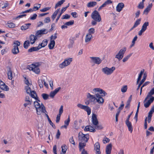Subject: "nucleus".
Wrapping results in <instances>:
<instances>
[{"label": "nucleus", "instance_id": "26", "mask_svg": "<svg viewBox=\"0 0 154 154\" xmlns=\"http://www.w3.org/2000/svg\"><path fill=\"white\" fill-rule=\"evenodd\" d=\"M12 71L10 67H9L8 70L7 75L8 79L10 80H12L13 78Z\"/></svg>", "mask_w": 154, "mask_h": 154}, {"label": "nucleus", "instance_id": "14", "mask_svg": "<svg viewBox=\"0 0 154 154\" xmlns=\"http://www.w3.org/2000/svg\"><path fill=\"white\" fill-rule=\"evenodd\" d=\"M46 30L45 29H43L40 30H38L35 33V36L37 37H40L39 35L42 34H46L48 33Z\"/></svg>", "mask_w": 154, "mask_h": 154}, {"label": "nucleus", "instance_id": "45", "mask_svg": "<svg viewBox=\"0 0 154 154\" xmlns=\"http://www.w3.org/2000/svg\"><path fill=\"white\" fill-rule=\"evenodd\" d=\"M127 89V85H124L122 86L121 89V91L123 93L126 92Z\"/></svg>", "mask_w": 154, "mask_h": 154}, {"label": "nucleus", "instance_id": "49", "mask_svg": "<svg viewBox=\"0 0 154 154\" xmlns=\"http://www.w3.org/2000/svg\"><path fill=\"white\" fill-rule=\"evenodd\" d=\"M74 24V20H71L66 22L65 25L67 26H70L73 25Z\"/></svg>", "mask_w": 154, "mask_h": 154}, {"label": "nucleus", "instance_id": "22", "mask_svg": "<svg viewBox=\"0 0 154 154\" xmlns=\"http://www.w3.org/2000/svg\"><path fill=\"white\" fill-rule=\"evenodd\" d=\"M87 97L88 98L90 99L91 101L92 102H94L96 99V96L95 94L93 95L89 93H88L87 94Z\"/></svg>", "mask_w": 154, "mask_h": 154}, {"label": "nucleus", "instance_id": "21", "mask_svg": "<svg viewBox=\"0 0 154 154\" xmlns=\"http://www.w3.org/2000/svg\"><path fill=\"white\" fill-rule=\"evenodd\" d=\"M124 7V5L123 3H119L116 7V11L119 12L121 11Z\"/></svg>", "mask_w": 154, "mask_h": 154}, {"label": "nucleus", "instance_id": "57", "mask_svg": "<svg viewBox=\"0 0 154 154\" xmlns=\"http://www.w3.org/2000/svg\"><path fill=\"white\" fill-rule=\"evenodd\" d=\"M70 17V16L68 14H66L65 15L63 16V17L62 18V19H69Z\"/></svg>", "mask_w": 154, "mask_h": 154}, {"label": "nucleus", "instance_id": "28", "mask_svg": "<svg viewBox=\"0 0 154 154\" xmlns=\"http://www.w3.org/2000/svg\"><path fill=\"white\" fill-rule=\"evenodd\" d=\"M31 25V23H30L25 24L21 26V29L22 30H26V29L29 28L30 26Z\"/></svg>", "mask_w": 154, "mask_h": 154}, {"label": "nucleus", "instance_id": "3", "mask_svg": "<svg viewBox=\"0 0 154 154\" xmlns=\"http://www.w3.org/2000/svg\"><path fill=\"white\" fill-rule=\"evenodd\" d=\"M79 140L82 142L87 143L89 139L88 134H85L82 132H80L79 134Z\"/></svg>", "mask_w": 154, "mask_h": 154}, {"label": "nucleus", "instance_id": "64", "mask_svg": "<svg viewBox=\"0 0 154 154\" xmlns=\"http://www.w3.org/2000/svg\"><path fill=\"white\" fill-rule=\"evenodd\" d=\"M44 22L45 23H48L50 22L51 20L50 19V18L49 17H47L45 18V19L44 20Z\"/></svg>", "mask_w": 154, "mask_h": 154}, {"label": "nucleus", "instance_id": "41", "mask_svg": "<svg viewBox=\"0 0 154 154\" xmlns=\"http://www.w3.org/2000/svg\"><path fill=\"white\" fill-rule=\"evenodd\" d=\"M154 112V104L152 106L150 110L149 111L148 113V116H152V114Z\"/></svg>", "mask_w": 154, "mask_h": 154}, {"label": "nucleus", "instance_id": "42", "mask_svg": "<svg viewBox=\"0 0 154 154\" xmlns=\"http://www.w3.org/2000/svg\"><path fill=\"white\" fill-rule=\"evenodd\" d=\"M132 53L129 54V55L125 57L122 60V61L123 62H125L129 58V57L131 56Z\"/></svg>", "mask_w": 154, "mask_h": 154}, {"label": "nucleus", "instance_id": "44", "mask_svg": "<svg viewBox=\"0 0 154 154\" xmlns=\"http://www.w3.org/2000/svg\"><path fill=\"white\" fill-rule=\"evenodd\" d=\"M144 32V23L143 24L141 29L139 32L138 35L140 36Z\"/></svg>", "mask_w": 154, "mask_h": 154}, {"label": "nucleus", "instance_id": "54", "mask_svg": "<svg viewBox=\"0 0 154 154\" xmlns=\"http://www.w3.org/2000/svg\"><path fill=\"white\" fill-rule=\"evenodd\" d=\"M63 106L62 105H61L59 109V113L58 114H60V115H61L63 112Z\"/></svg>", "mask_w": 154, "mask_h": 154}, {"label": "nucleus", "instance_id": "46", "mask_svg": "<svg viewBox=\"0 0 154 154\" xmlns=\"http://www.w3.org/2000/svg\"><path fill=\"white\" fill-rule=\"evenodd\" d=\"M94 127L95 129H102L103 128V127L101 125H99L97 124V125H94Z\"/></svg>", "mask_w": 154, "mask_h": 154}, {"label": "nucleus", "instance_id": "62", "mask_svg": "<svg viewBox=\"0 0 154 154\" xmlns=\"http://www.w3.org/2000/svg\"><path fill=\"white\" fill-rule=\"evenodd\" d=\"M37 17V15L36 14H34L32 17H31L30 18V19L31 20H34L36 19Z\"/></svg>", "mask_w": 154, "mask_h": 154}, {"label": "nucleus", "instance_id": "20", "mask_svg": "<svg viewBox=\"0 0 154 154\" xmlns=\"http://www.w3.org/2000/svg\"><path fill=\"white\" fill-rule=\"evenodd\" d=\"M125 123L128 127L129 131L131 133H132L133 131V128L131 122H129V121L126 120Z\"/></svg>", "mask_w": 154, "mask_h": 154}, {"label": "nucleus", "instance_id": "6", "mask_svg": "<svg viewBox=\"0 0 154 154\" xmlns=\"http://www.w3.org/2000/svg\"><path fill=\"white\" fill-rule=\"evenodd\" d=\"M115 69V67H112L111 68H109L107 67H106L102 69V71L103 73L107 75H111L113 72L114 71Z\"/></svg>", "mask_w": 154, "mask_h": 154}, {"label": "nucleus", "instance_id": "38", "mask_svg": "<svg viewBox=\"0 0 154 154\" xmlns=\"http://www.w3.org/2000/svg\"><path fill=\"white\" fill-rule=\"evenodd\" d=\"M30 42L29 41L27 40L25 41L23 44V47L27 49L29 45Z\"/></svg>", "mask_w": 154, "mask_h": 154}, {"label": "nucleus", "instance_id": "19", "mask_svg": "<svg viewBox=\"0 0 154 154\" xmlns=\"http://www.w3.org/2000/svg\"><path fill=\"white\" fill-rule=\"evenodd\" d=\"M154 100V97H152L151 98H150L149 100L147 102L145 103V107L148 108V107L152 103Z\"/></svg>", "mask_w": 154, "mask_h": 154}, {"label": "nucleus", "instance_id": "56", "mask_svg": "<svg viewBox=\"0 0 154 154\" xmlns=\"http://www.w3.org/2000/svg\"><path fill=\"white\" fill-rule=\"evenodd\" d=\"M137 36H136L134 38L133 40V41L132 42V45H131V46L132 47L135 44V41L137 40Z\"/></svg>", "mask_w": 154, "mask_h": 154}, {"label": "nucleus", "instance_id": "31", "mask_svg": "<svg viewBox=\"0 0 154 154\" xmlns=\"http://www.w3.org/2000/svg\"><path fill=\"white\" fill-rule=\"evenodd\" d=\"M141 20L140 19H137V21L135 22L133 26L130 29V31H131L133 29L137 27L140 23Z\"/></svg>", "mask_w": 154, "mask_h": 154}, {"label": "nucleus", "instance_id": "39", "mask_svg": "<svg viewBox=\"0 0 154 154\" xmlns=\"http://www.w3.org/2000/svg\"><path fill=\"white\" fill-rule=\"evenodd\" d=\"M15 24L14 23L8 21L7 23V27L9 28H14L15 27Z\"/></svg>", "mask_w": 154, "mask_h": 154}, {"label": "nucleus", "instance_id": "7", "mask_svg": "<svg viewBox=\"0 0 154 154\" xmlns=\"http://www.w3.org/2000/svg\"><path fill=\"white\" fill-rule=\"evenodd\" d=\"M126 48L125 47H123L119 51L118 53L115 56V58H117L119 60H121L124 57V54L126 51Z\"/></svg>", "mask_w": 154, "mask_h": 154}, {"label": "nucleus", "instance_id": "12", "mask_svg": "<svg viewBox=\"0 0 154 154\" xmlns=\"http://www.w3.org/2000/svg\"><path fill=\"white\" fill-rule=\"evenodd\" d=\"M24 100L25 103L23 105L25 107L28 105L30 106L31 105L32 101L29 96H26Z\"/></svg>", "mask_w": 154, "mask_h": 154}, {"label": "nucleus", "instance_id": "1", "mask_svg": "<svg viewBox=\"0 0 154 154\" xmlns=\"http://www.w3.org/2000/svg\"><path fill=\"white\" fill-rule=\"evenodd\" d=\"M93 91V93L96 95L97 102L100 104L102 105L104 102V99L102 97L105 96L107 93L99 88H94Z\"/></svg>", "mask_w": 154, "mask_h": 154}, {"label": "nucleus", "instance_id": "52", "mask_svg": "<svg viewBox=\"0 0 154 154\" xmlns=\"http://www.w3.org/2000/svg\"><path fill=\"white\" fill-rule=\"evenodd\" d=\"M50 9V7H46L43 8L42 9H41L40 11L42 12H45L46 11L49 10Z\"/></svg>", "mask_w": 154, "mask_h": 154}, {"label": "nucleus", "instance_id": "24", "mask_svg": "<svg viewBox=\"0 0 154 154\" xmlns=\"http://www.w3.org/2000/svg\"><path fill=\"white\" fill-rule=\"evenodd\" d=\"M154 94V88H153L148 93L146 97L145 98V101L146 100L148 99L149 98H151L152 97H153L152 95Z\"/></svg>", "mask_w": 154, "mask_h": 154}, {"label": "nucleus", "instance_id": "27", "mask_svg": "<svg viewBox=\"0 0 154 154\" xmlns=\"http://www.w3.org/2000/svg\"><path fill=\"white\" fill-rule=\"evenodd\" d=\"M92 37V35H91L90 34H87L85 37V42H89Z\"/></svg>", "mask_w": 154, "mask_h": 154}, {"label": "nucleus", "instance_id": "50", "mask_svg": "<svg viewBox=\"0 0 154 154\" xmlns=\"http://www.w3.org/2000/svg\"><path fill=\"white\" fill-rule=\"evenodd\" d=\"M43 82V80H38V83L39 85L40 86V87L41 88H42L43 87V85H42Z\"/></svg>", "mask_w": 154, "mask_h": 154}, {"label": "nucleus", "instance_id": "37", "mask_svg": "<svg viewBox=\"0 0 154 154\" xmlns=\"http://www.w3.org/2000/svg\"><path fill=\"white\" fill-rule=\"evenodd\" d=\"M83 109L87 112L88 115H89L91 113V109L89 107L85 106Z\"/></svg>", "mask_w": 154, "mask_h": 154}, {"label": "nucleus", "instance_id": "55", "mask_svg": "<svg viewBox=\"0 0 154 154\" xmlns=\"http://www.w3.org/2000/svg\"><path fill=\"white\" fill-rule=\"evenodd\" d=\"M70 121V119L69 118V117L68 118L67 120H66L65 121L64 124L68 126L69 124Z\"/></svg>", "mask_w": 154, "mask_h": 154}, {"label": "nucleus", "instance_id": "18", "mask_svg": "<svg viewBox=\"0 0 154 154\" xmlns=\"http://www.w3.org/2000/svg\"><path fill=\"white\" fill-rule=\"evenodd\" d=\"M100 144L98 142H97L94 145V149L96 151V154H100Z\"/></svg>", "mask_w": 154, "mask_h": 154}, {"label": "nucleus", "instance_id": "35", "mask_svg": "<svg viewBox=\"0 0 154 154\" xmlns=\"http://www.w3.org/2000/svg\"><path fill=\"white\" fill-rule=\"evenodd\" d=\"M45 113L46 116L47 117V119H48V121L50 124V125H51L52 126V127L54 128H56V127H55V125L53 124V122H51V120L49 118V116L47 114L45 113Z\"/></svg>", "mask_w": 154, "mask_h": 154}, {"label": "nucleus", "instance_id": "29", "mask_svg": "<svg viewBox=\"0 0 154 154\" xmlns=\"http://www.w3.org/2000/svg\"><path fill=\"white\" fill-rule=\"evenodd\" d=\"M40 49V48H39L38 46V47H32L28 50V52H31L34 51H36L39 50Z\"/></svg>", "mask_w": 154, "mask_h": 154}, {"label": "nucleus", "instance_id": "10", "mask_svg": "<svg viewBox=\"0 0 154 154\" xmlns=\"http://www.w3.org/2000/svg\"><path fill=\"white\" fill-rule=\"evenodd\" d=\"M25 89L27 94H29L31 97L35 99H37L36 97H35L34 94L36 95V92L34 91H31L30 88L29 86H27L25 87Z\"/></svg>", "mask_w": 154, "mask_h": 154}, {"label": "nucleus", "instance_id": "17", "mask_svg": "<svg viewBox=\"0 0 154 154\" xmlns=\"http://www.w3.org/2000/svg\"><path fill=\"white\" fill-rule=\"evenodd\" d=\"M85 131H89L91 132H95V129L91 125L86 126L84 129Z\"/></svg>", "mask_w": 154, "mask_h": 154}, {"label": "nucleus", "instance_id": "33", "mask_svg": "<svg viewBox=\"0 0 154 154\" xmlns=\"http://www.w3.org/2000/svg\"><path fill=\"white\" fill-rule=\"evenodd\" d=\"M86 145V143H85V142H80L79 144L80 150L81 149H83L84 147Z\"/></svg>", "mask_w": 154, "mask_h": 154}, {"label": "nucleus", "instance_id": "4", "mask_svg": "<svg viewBox=\"0 0 154 154\" xmlns=\"http://www.w3.org/2000/svg\"><path fill=\"white\" fill-rule=\"evenodd\" d=\"M38 63H36L34 64L31 65L29 68L30 70H32L36 74H38L40 72V69L38 66L40 65Z\"/></svg>", "mask_w": 154, "mask_h": 154}, {"label": "nucleus", "instance_id": "36", "mask_svg": "<svg viewBox=\"0 0 154 154\" xmlns=\"http://www.w3.org/2000/svg\"><path fill=\"white\" fill-rule=\"evenodd\" d=\"M65 1V0H61L59 1L55 5V8L56 9L58 7L60 6Z\"/></svg>", "mask_w": 154, "mask_h": 154}, {"label": "nucleus", "instance_id": "59", "mask_svg": "<svg viewBox=\"0 0 154 154\" xmlns=\"http://www.w3.org/2000/svg\"><path fill=\"white\" fill-rule=\"evenodd\" d=\"M69 141L71 143H72V144L74 146L75 145V143L74 141L73 137H72L70 138Z\"/></svg>", "mask_w": 154, "mask_h": 154}, {"label": "nucleus", "instance_id": "5", "mask_svg": "<svg viewBox=\"0 0 154 154\" xmlns=\"http://www.w3.org/2000/svg\"><path fill=\"white\" fill-rule=\"evenodd\" d=\"M14 45L13 48L12 49V52L14 54H16L19 52V51L18 46L20 45V42L17 41H14Z\"/></svg>", "mask_w": 154, "mask_h": 154}, {"label": "nucleus", "instance_id": "30", "mask_svg": "<svg viewBox=\"0 0 154 154\" xmlns=\"http://www.w3.org/2000/svg\"><path fill=\"white\" fill-rule=\"evenodd\" d=\"M48 43V41L47 40H44L42 42L41 44H40L38 46V47L39 48H41L42 47H45V46H46Z\"/></svg>", "mask_w": 154, "mask_h": 154}, {"label": "nucleus", "instance_id": "25", "mask_svg": "<svg viewBox=\"0 0 154 154\" xmlns=\"http://www.w3.org/2000/svg\"><path fill=\"white\" fill-rule=\"evenodd\" d=\"M152 6V3H149L148 5L147 6L146 8L145 9V14H147L151 10Z\"/></svg>", "mask_w": 154, "mask_h": 154}, {"label": "nucleus", "instance_id": "51", "mask_svg": "<svg viewBox=\"0 0 154 154\" xmlns=\"http://www.w3.org/2000/svg\"><path fill=\"white\" fill-rule=\"evenodd\" d=\"M56 94L53 91H52L50 92L49 96L53 98L54 97Z\"/></svg>", "mask_w": 154, "mask_h": 154}, {"label": "nucleus", "instance_id": "16", "mask_svg": "<svg viewBox=\"0 0 154 154\" xmlns=\"http://www.w3.org/2000/svg\"><path fill=\"white\" fill-rule=\"evenodd\" d=\"M37 39V38L36 36L33 35H31L29 37L30 42L32 44L34 43Z\"/></svg>", "mask_w": 154, "mask_h": 154}, {"label": "nucleus", "instance_id": "53", "mask_svg": "<svg viewBox=\"0 0 154 154\" xmlns=\"http://www.w3.org/2000/svg\"><path fill=\"white\" fill-rule=\"evenodd\" d=\"M61 115L58 114L57 116L56 122L57 123H58L60 119V117Z\"/></svg>", "mask_w": 154, "mask_h": 154}, {"label": "nucleus", "instance_id": "23", "mask_svg": "<svg viewBox=\"0 0 154 154\" xmlns=\"http://www.w3.org/2000/svg\"><path fill=\"white\" fill-rule=\"evenodd\" d=\"M112 149V145L111 143H110L106 147V154H110Z\"/></svg>", "mask_w": 154, "mask_h": 154}, {"label": "nucleus", "instance_id": "34", "mask_svg": "<svg viewBox=\"0 0 154 154\" xmlns=\"http://www.w3.org/2000/svg\"><path fill=\"white\" fill-rule=\"evenodd\" d=\"M97 3V2H90L88 4L87 6L89 8L92 7L96 5Z\"/></svg>", "mask_w": 154, "mask_h": 154}, {"label": "nucleus", "instance_id": "8", "mask_svg": "<svg viewBox=\"0 0 154 154\" xmlns=\"http://www.w3.org/2000/svg\"><path fill=\"white\" fill-rule=\"evenodd\" d=\"M92 18L94 20H97V22H100L101 19L99 12L97 11H94L91 15Z\"/></svg>", "mask_w": 154, "mask_h": 154}, {"label": "nucleus", "instance_id": "32", "mask_svg": "<svg viewBox=\"0 0 154 154\" xmlns=\"http://www.w3.org/2000/svg\"><path fill=\"white\" fill-rule=\"evenodd\" d=\"M55 45V42L54 40L51 41L50 43L49 44L48 47L50 49H53Z\"/></svg>", "mask_w": 154, "mask_h": 154}, {"label": "nucleus", "instance_id": "40", "mask_svg": "<svg viewBox=\"0 0 154 154\" xmlns=\"http://www.w3.org/2000/svg\"><path fill=\"white\" fill-rule=\"evenodd\" d=\"M144 70L143 69V70H141L140 72V74H139L138 77V78L137 81V83H138L141 80V78L142 76V75L143 74V73L144 72Z\"/></svg>", "mask_w": 154, "mask_h": 154}, {"label": "nucleus", "instance_id": "43", "mask_svg": "<svg viewBox=\"0 0 154 154\" xmlns=\"http://www.w3.org/2000/svg\"><path fill=\"white\" fill-rule=\"evenodd\" d=\"M42 97L44 100H46L48 98V97L49 96L47 94L43 93L42 94Z\"/></svg>", "mask_w": 154, "mask_h": 154}, {"label": "nucleus", "instance_id": "15", "mask_svg": "<svg viewBox=\"0 0 154 154\" xmlns=\"http://www.w3.org/2000/svg\"><path fill=\"white\" fill-rule=\"evenodd\" d=\"M0 86L2 90L8 91L9 90V88L5 83L0 80Z\"/></svg>", "mask_w": 154, "mask_h": 154}, {"label": "nucleus", "instance_id": "58", "mask_svg": "<svg viewBox=\"0 0 154 154\" xmlns=\"http://www.w3.org/2000/svg\"><path fill=\"white\" fill-rule=\"evenodd\" d=\"M66 146H62V151L63 153L65 154L66 153Z\"/></svg>", "mask_w": 154, "mask_h": 154}, {"label": "nucleus", "instance_id": "47", "mask_svg": "<svg viewBox=\"0 0 154 154\" xmlns=\"http://www.w3.org/2000/svg\"><path fill=\"white\" fill-rule=\"evenodd\" d=\"M144 0H142V1L138 5V8L140 9H143L144 8L143 2Z\"/></svg>", "mask_w": 154, "mask_h": 154}, {"label": "nucleus", "instance_id": "11", "mask_svg": "<svg viewBox=\"0 0 154 154\" xmlns=\"http://www.w3.org/2000/svg\"><path fill=\"white\" fill-rule=\"evenodd\" d=\"M92 122L94 126L97 125V124H99V122L97 118V116L94 113H93L92 116Z\"/></svg>", "mask_w": 154, "mask_h": 154}, {"label": "nucleus", "instance_id": "2", "mask_svg": "<svg viewBox=\"0 0 154 154\" xmlns=\"http://www.w3.org/2000/svg\"><path fill=\"white\" fill-rule=\"evenodd\" d=\"M37 101L34 102V104L37 113L38 115H40L42 113L47 112L45 108L44 105L42 103L41 105H40L39 102H40V101L39 100H38V98H37Z\"/></svg>", "mask_w": 154, "mask_h": 154}, {"label": "nucleus", "instance_id": "13", "mask_svg": "<svg viewBox=\"0 0 154 154\" xmlns=\"http://www.w3.org/2000/svg\"><path fill=\"white\" fill-rule=\"evenodd\" d=\"M92 61L95 64H99L101 63L102 60L99 57H91Z\"/></svg>", "mask_w": 154, "mask_h": 154}, {"label": "nucleus", "instance_id": "48", "mask_svg": "<svg viewBox=\"0 0 154 154\" xmlns=\"http://www.w3.org/2000/svg\"><path fill=\"white\" fill-rule=\"evenodd\" d=\"M88 32H89L88 34H90L91 35L94 33L95 29L93 28H91L88 30Z\"/></svg>", "mask_w": 154, "mask_h": 154}, {"label": "nucleus", "instance_id": "60", "mask_svg": "<svg viewBox=\"0 0 154 154\" xmlns=\"http://www.w3.org/2000/svg\"><path fill=\"white\" fill-rule=\"evenodd\" d=\"M77 106L79 108L83 109L85 106L79 103L77 104Z\"/></svg>", "mask_w": 154, "mask_h": 154}, {"label": "nucleus", "instance_id": "9", "mask_svg": "<svg viewBox=\"0 0 154 154\" xmlns=\"http://www.w3.org/2000/svg\"><path fill=\"white\" fill-rule=\"evenodd\" d=\"M72 58H69L65 59L64 61L59 65V67L63 68L69 65L71 62L72 61Z\"/></svg>", "mask_w": 154, "mask_h": 154}, {"label": "nucleus", "instance_id": "61", "mask_svg": "<svg viewBox=\"0 0 154 154\" xmlns=\"http://www.w3.org/2000/svg\"><path fill=\"white\" fill-rule=\"evenodd\" d=\"M57 34L55 33V34L54 36H53V35H52L50 38L51 41L54 40L55 39L57 38V36L56 35Z\"/></svg>", "mask_w": 154, "mask_h": 154}, {"label": "nucleus", "instance_id": "63", "mask_svg": "<svg viewBox=\"0 0 154 154\" xmlns=\"http://www.w3.org/2000/svg\"><path fill=\"white\" fill-rule=\"evenodd\" d=\"M33 9H32V8H30L29 9L23 12L22 13H24L28 12H33Z\"/></svg>", "mask_w": 154, "mask_h": 154}]
</instances>
